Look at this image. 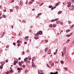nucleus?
<instances>
[{
    "instance_id": "f257e3e1",
    "label": "nucleus",
    "mask_w": 74,
    "mask_h": 74,
    "mask_svg": "<svg viewBox=\"0 0 74 74\" xmlns=\"http://www.w3.org/2000/svg\"><path fill=\"white\" fill-rule=\"evenodd\" d=\"M67 4H68L67 5V7L69 8L70 7L71 5V3L70 2H67Z\"/></svg>"
},
{
    "instance_id": "f03ea898",
    "label": "nucleus",
    "mask_w": 74,
    "mask_h": 74,
    "mask_svg": "<svg viewBox=\"0 0 74 74\" xmlns=\"http://www.w3.org/2000/svg\"><path fill=\"white\" fill-rule=\"evenodd\" d=\"M63 52L64 54L66 55V47H65L64 48Z\"/></svg>"
},
{
    "instance_id": "7ed1b4c3",
    "label": "nucleus",
    "mask_w": 74,
    "mask_h": 74,
    "mask_svg": "<svg viewBox=\"0 0 74 74\" xmlns=\"http://www.w3.org/2000/svg\"><path fill=\"white\" fill-rule=\"evenodd\" d=\"M38 33L39 34H40L41 35L42 34V31H40L39 32H38Z\"/></svg>"
},
{
    "instance_id": "20e7f679",
    "label": "nucleus",
    "mask_w": 74,
    "mask_h": 74,
    "mask_svg": "<svg viewBox=\"0 0 74 74\" xmlns=\"http://www.w3.org/2000/svg\"><path fill=\"white\" fill-rule=\"evenodd\" d=\"M48 54L49 55H50L51 54V50L50 49H49V51H48Z\"/></svg>"
},
{
    "instance_id": "39448f33",
    "label": "nucleus",
    "mask_w": 74,
    "mask_h": 74,
    "mask_svg": "<svg viewBox=\"0 0 74 74\" xmlns=\"http://www.w3.org/2000/svg\"><path fill=\"white\" fill-rule=\"evenodd\" d=\"M2 65H1L0 66V69H3V66H4V64H1Z\"/></svg>"
},
{
    "instance_id": "423d86ee",
    "label": "nucleus",
    "mask_w": 74,
    "mask_h": 74,
    "mask_svg": "<svg viewBox=\"0 0 74 74\" xmlns=\"http://www.w3.org/2000/svg\"><path fill=\"white\" fill-rule=\"evenodd\" d=\"M34 38L36 40H37V39H38V37L37 36H35L34 37Z\"/></svg>"
},
{
    "instance_id": "0eeeda50",
    "label": "nucleus",
    "mask_w": 74,
    "mask_h": 74,
    "mask_svg": "<svg viewBox=\"0 0 74 74\" xmlns=\"http://www.w3.org/2000/svg\"><path fill=\"white\" fill-rule=\"evenodd\" d=\"M27 58H25L24 59V61H25V62H26L27 61Z\"/></svg>"
},
{
    "instance_id": "6e6552de",
    "label": "nucleus",
    "mask_w": 74,
    "mask_h": 74,
    "mask_svg": "<svg viewBox=\"0 0 74 74\" xmlns=\"http://www.w3.org/2000/svg\"><path fill=\"white\" fill-rule=\"evenodd\" d=\"M39 34L38 33V32H37V34H35V36H38Z\"/></svg>"
},
{
    "instance_id": "1a4fd4ad",
    "label": "nucleus",
    "mask_w": 74,
    "mask_h": 74,
    "mask_svg": "<svg viewBox=\"0 0 74 74\" xmlns=\"http://www.w3.org/2000/svg\"><path fill=\"white\" fill-rule=\"evenodd\" d=\"M18 64H19V65H20V66H22V63H21V62H18Z\"/></svg>"
},
{
    "instance_id": "9d476101",
    "label": "nucleus",
    "mask_w": 74,
    "mask_h": 74,
    "mask_svg": "<svg viewBox=\"0 0 74 74\" xmlns=\"http://www.w3.org/2000/svg\"><path fill=\"white\" fill-rule=\"evenodd\" d=\"M53 27H55L56 26V25L55 24H54L53 25Z\"/></svg>"
},
{
    "instance_id": "9b49d317",
    "label": "nucleus",
    "mask_w": 74,
    "mask_h": 74,
    "mask_svg": "<svg viewBox=\"0 0 74 74\" xmlns=\"http://www.w3.org/2000/svg\"><path fill=\"white\" fill-rule=\"evenodd\" d=\"M2 16H3V18H6V17H5V15L4 14L2 15Z\"/></svg>"
},
{
    "instance_id": "f8f14e48",
    "label": "nucleus",
    "mask_w": 74,
    "mask_h": 74,
    "mask_svg": "<svg viewBox=\"0 0 74 74\" xmlns=\"http://www.w3.org/2000/svg\"><path fill=\"white\" fill-rule=\"evenodd\" d=\"M56 8V7L54 6V7H52V8H51V10H53V9H54V8Z\"/></svg>"
},
{
    "instance_id": "ddd939ff",
    "label": "nucleus",
    "mask_w": 74,
    "mask_h": 74,
    "mask_svg": "<svg viewBox=\"0 0 74 74\" xmlns=\"http://www.w3.org/2000/svg\"><path fill=\"white\" fill-rule=\"evenodd\" d=\"M32 66L33 67H36V66H35V64H32Z\"/></svg>"
},
{
    "instance_id": "4468645a",
    "label": "nucleus",
    "mask_w": 74,
    "mask_h": 74,
    "mask_svg": "<svg viewBox=\"0 0 74 74\" xmlns=\"http://www.w3.org/2000/svg\"><path fill=\"white\" fill-rule=\"evenodd\" d=\"M45 51H46V52H47V51H48V48L47 47L45 49Z\"/></svg>"
},
{
    "instance_id": "2eb2a0df",
    "label": "nucleus",
    "mask_w": 74,
    "mask_h": 74,
    "mask_svg": "<svg viewBox=\"0 0 74 74\" xmlns=\"http://www.w3.org/2000/svg\"><path fill=\"white\" fill-rule=\"evenodd\" d=\"M29 37L28 36H26L25 37V40H26V39H27V38H28Z\"/></svg>"
},
{
    "instance_id": "dca6fc26",
    "label": "nucleus",
    "mask_w": 74,
    "mask_h": 74,
    "mask_svg": "<svg viewBox=\"0 0 74 74\" xmlns=\"http://www.w3.org/2000/svg\"><path fill=\"white\" fill-rule=\"evenodd\" d=\"M66 36H67V37H70L71 36V35H70V34H67L66 35Z\"/></svg>"
},
{
    "instance_id": "f3484780",
    "label": "nucleus",
    "mask_w": 74,
    "mask_h": 74,
    "mask_svg": "<svg viewBox=\"0 0 74 74\" xmlns=\"http://www.w3.org/2000/svg\"><path fill=\"white\" fill-rule=\"evenodd\" d=\"M72 7L73 8L72 10H73L74 9V6L73 5H72Z\"/></svg>"
},
{
    "instance_id": "a211bd4d",
    "label": "nucleus",
    "mask_w": 74,
    "mask_h": 74,
    "mask_svg": "<svg viewBox=\"0 0 74 74\" xmlns=\"http://www.w3.org/2000/svg\"><path fill=\"white\" fill-rule=\"evenodd\" d=\"M10 73H12L13 72V71H12V69L11 70H10Z\"/></svg>"
},
{
    "instance_id": "6ab92c4d",
    "label": "nucleus",
    "mask_w": 74,
    "mask_h": 74,
    "mask_svg": "<svg viewBox=\"0 0 74 74\" xmlns=\"http://www.w3.org/2000/svg\"><path fill=\"white\" fill-rule=\"evenodd\" d=\"M49 27H52V25L51 24L49 25Z\"/></svg>"
},
{
    "instance_id": "aec40b11",
    "label": "nucleus",
    "mask_w": 74,
    "mask_h": 74,
    "mask_svg": "<svg viewBox=\"0 0 74 74\" xmlns=\"http://www.w3.org/2000/svg\"><path fill=\"white\" fill-rule=\"evenodd\" d=\"M64 69L65 70H66V71H67V70H68V69H67V68L66 67H64Z\"/></svg>"
},
{
    "instance_id": "412c9836",
    "label": "nucleus",
    "mask_w": 74,
    "mask_h": 74,
    "mask_svg": "<svg viewBox=\"0 0 74 74\" xmlns=\"http://www.w3.org/2000/svg\"><path fill=\"white\" fill-rule=\"evenodd\" d=\"M5 34V32H3L2 33V37H3V36H4V34Z\"/></svg>"
},
{
    "instance_id": "4be33fe9",
    "label": "nucleus",
    "mask_w": 74,
    "mask_h": 74,
    "mask_svg": "<svg viewBox=\"0 0 74 74\" xmlns=\"http://www.w3.org/2000/svg\"><path fill=\"white\" fill-rule=\"evenodd\" d=\"M56 23H60V21H56Z\"/></svg>"
},
{
    "instance_id": "5701e85b",
    "label": "nucleus",
    "mask_w": 74,
    "mask_h": 74,
    "mask_svg": "<svg viewBox=\"0 0 74 74\" xmlns=\"http://www.w3.org/2000/svg\"><path fill=\"white\" fill-rule=\"evenodd\" d=\"M62 56H64V53H63V51L62 52Z\"/></svg>"
},
{
    "instance_id": "b1692460",
    "label": "nucleus",
    "mask_w": 74,
    "mask_h": 74,
    "mask_svg": "<svg viewBox=\"0 0 74 74\" xmlns=\"http://www.w3.org/2000/svg\"><path fill=\"white\" fill-rule=\"evenodd\" d=\"M17 70H18V71H21V68H18L17 69Z\"/></svg>"
},
{
    "instance_id": "393cba45",
    "label": "nucleus",
    "mask_w": 74,
    "mask_h": 74,
    "mask_svg": "<svg viewBox=\"0 0 74 74\" xmlns=\"http://www.w3.org/2000/svg\"><path fill=\"white\" fill-rule=\"evenodd\" d=\"M59 3H57L56 4L55 6H58V5H59Z\"/></svg>"
},
{
    "instance_id": "a878e982",
    "label": "nucleus",
    "mask_w": 74,
    "mask_h": 74,
    "mask_svg": "<svg viewBox=\"0 0 74 74\" xmlns=\"http://www.w3.org/2000/svg\"><path fill=\"white\" fill-rule=\"evenodd\" d=\"M62 12V11H60L58 12V14H61V13Z\"/></svg>"
},
{
    "instance_id": "bb28decb",
    "label": "nucleus",
    "mask_w": 74,
    "mask_h": 74,
    "mask_svg": "<svg viewBox=\"0 0 74 74\" xmlns=\"http://www.w3.org/2000/svg\"><path fill=\"white\" fill-rule=\"evenodd\" d=\"M25 55V51H23L22 53V55Z\"/></svg>"
},
{
    "instance_id": "cd10ccee",
    "label": "nucleus",
    "mask_w": 74,
    "mask_h": 74,
    "mask_svg": "<svg viewBox=\"0 0 74 74\" xmlns=\"http://www.w3.org/2000/svg\"><path fill=\"white\" fill-rule=\"evenodd\" d=\"M61 64H63L64 63V62H63V61H61Z\"/></svg>"
},
{
    "instance_id": "c85d7f7f",
    "label": "nucleus",
    "mask_w": 74,
    "mask_h": 74,
    "mask_svg": "<svg viewBox=\"0 0 74 74\" xmlns=\"http://www.w3.org/2000/svg\"><path fill=\"white\" fill-rule=\"evenodd\" d=\"M49 8H52V5H49Z\"/></svg>"
},
{
    "instance_id": "c756f323",
    "label": "nucleus",
    "mask_w": 74,
    "mask_h": 74,
    "mask_svg": "<svg viewBox=\"0 0 74 74\" xmlns=\"http://www.w3.org/2000/svg\"><path fill=\"white\" fill-rule=\"evenodd\" d=\"M19 5H21L22 6V3H19Z\"/></svg>"
},
{
    "instance_id": "7c9ffc66",
    "label": "nucleus",
    "mask_w": 74,
    "mask_h": 74,
    "mask_svg": "<svg viewBox=\"0 0 74 74\" xmlns=\"http://www.w3.org/2000/svg\"><path fill=\"white\" fill-rule=\"evenodd\" d=\"M68 22L69 24H70L71 23V22L70 21H69Z\"/></svg>"
},
{
    "instance_id": "2f4dec72",
    "label": "nucleus",
    "mask_w": 74,
    "mask_h": 74,
    "mask_svg": "<svg viewBox=\"0 0 74 74\" xmlns=\"http://www.w3.org/2000/svg\"><path fill=\"white\" fill-rule=\"evenodd\" d=\"M69 31H70V29H68L66 31V33H67V32H69Z\"/></svg>"
},
{
    "instance_id": "473e14b6",
    "label": "nucleus",
    "mask_w": 74,
    "mask_h": 74,
    "mask_svg": "<svg viewBox=\"0 0 74 74\" xmlns=\"http://www.w3.org/2000/svg\"><path fill=\"white\" fill-rule=\"evenodd\" d=\"M3 12H6L7 11V10L6 9H4L3 10Z\"/></svg>"
},
{
    "instance_id": "72a5a7b5",
    "label": "nucleus",
    "mask_w": 74,
    "mask_h": 74,
    "mask_svg": "<svg viewBox=\"0 0 74 74\" xmlns=\"http://www.w3.org/2000/svg\"><path fill=\"white\" fill-rule=\"evenodd\" d=\"M6 74H9V71H8L7 72H5V73Z\"/></svg>"
},
{
    "instance_id": "f704fd0d",
    "label": "nucleus",
    "mask_w": 74,
    "mask_h": 74,
    "mask_svg": "<svg viewBox=\"0 0 74 74\" xmlns=\"http://www.w3.org/2000/svg\"><path fill=\"white\" fill-rule=\"evenodd\" d=\"M55 20H53L51 21V22H55Z\"/></svg>"
},
{
    "instance_id": "c9c22d12",
    "label": "nucleus",
    "mask_w": 74,
    "mask_h": 74,
    "mask_svg": "<svg viewBox=\"0 0 74 74\" xmlns=\"http://www.w3.org/2000/svg\"><path fill=\"white\" fill-rule=\"evenodd\" d=\"M18 8H19V7L18 6L16 5V9Z\"/></svg>"
},
{
    "instance_id": "e433bc0d",
    "label": "nucleus",
    "mask_w": 74,
    "mask_h": 74,
    "mask_svg": "<svg viewBox=\"0 0 74 74\" xmlns=\"http://www.w3.org/2000/svg\"><path fill=\"white\" fill-rule=\"evenodd\" d=\"M47 66L48 67H50V66H49V65L47 64Z\"/></svg>"
},
{
    "instance_id": "4c0bfd02",
    "label": "nucleus",
    "mask_w": 74,
    "mask_h": 74,
    "mask_svg": "<svg viewBox=\"0 0 74 74\" xmlns=\"http://www.w3.org/2000/svg\"><path fill=\"white\" fill-rule=\"evenodd\" d=\"M20 42V41L18 40L17 42V43H19Z\"/></svg>"
},
{
    "instance_id": "58836bf2",
    "label": "nucleus",
    "mask_w": 74,
    "mask_h": 74,
    "mask_svg": "<svg viewBox=\"0 0 74 74\" xmlns=\"http://www.w3.org/2000/svg\"><path fill=\"white\" fill-rule=\"evenodd\" d=\"M55 20V21H58V20H59V18H56Z\"/></svg>"
},
{
    "instance_id": "ea45409f",
    "label": "nucleus",
    "mask_w": 74,
    "mask_h": 74,
    "mask_svg": "<svg viewBox=\"0 0 74 74\" xmlns=\"http://www.w3.org/2000/svg\"><path fill=\"white\" fill-rule=\"evenodd\" d=\"M30 63V61H27V62H26V63Z\"/></svg>"
},
{
    "instance_id": "a19ab883",
    "label": "nucleus",
    "mask_w": 74,
    "mask_h": 74,
    "mask_svg": "<svg viewBox=\"0 0 74 74\" xmlns=\"http://www.w3.org/2000/svg\"><path fill=\"white\" fill-rule=\"evenodd\" d=\"M10 12H13V10L11 9H10Z\"/></svg>"
},
{
    "instance_id": "79ce46f5",
    "label": "nucleus",
    "mask_w": 74,
    "mask_h": 74,
    "mask_svg": "<svg viewBox=\"0 0 74 74\" xmlns=\"http://www.w3.org/2000/svg\"><path fill=\"white\" fill-rule=\"evenodd\" d=\"M43 4H44V3H42V4L39 5L40 6H41V5H43Z\"/></svg>"
},
{
    "instance_id": "37998d69",
    "label": "nucleus",
    "mask_w": 74,
    "mask_h": 74,
    "mask_svg": "<svg viewBox=\"0 0 74 74\" xmlns=\"http://www.w3.org/2000/svg\"><path fill=\"white\" fill-rule=\"evenodd\" d=\"M14 65H16V63L15 62V61H14Z\"/></svg>"
},
{
    "instance_id": "c03bdc74",
    "label": "nucleus",
    "mask_w": 74,
    "mask_h": 74,
    "mask_svg": "<svg viewBox=\"0 0 74 74\" xmlns=\"http://www.w3.org/2000/svg\"><path fill=\"white\" fill-rule=\"evenodd\" d=\"M54 65V63H52L51 64V66H53Z\"/></svg>"
},
{
    "instance_id": "a18cd8bd",
    "label": "nucleus",
    "mask_w": 74,
    "mask_h": 74,
    "mask_svg": "<svg viewBox=\"0 0 74 74\" xmlns=\"http://www.w3.org/2000/svg\"><path fill=\"white\" fill-rule=\"evenodd\" d=\"M17 45L18 47H19V46H20L21 44H18Z\"/></svg>"
},
{
    "instance_id": "49530a36",
    "label": "nucleus",
    "mask_w": 74,
    "mask_h": 74,
    "mask_svg": "<svg viewBox=\"0 0 74 74\" xmlns=\"http://www.w3.org/2000/svg\"><path fill=\"white\" fill-rule=\"evenodd\" d=\"M5 61L6 63H7V62H8V60H6Z\"/></svg>"
},
{
    "instance_id": "de8ad7c7",
    "label": "nucleus",
    "mask_w": 74,
    "mask_h": 74,
    "mask_svg": "<svg viewBox=\"0 0 74 74\" xmlns=\"http://www.w3.org/2000/svg\"><path fill=\"white\" fill-rule=\"evenodd\" d=\"M9 45H7L6 46V48H8V47H9Z\"/></svg>"
},
{
    "instance_id": "09e8293b",
    "label": "nucleus",
    "mask_w": 74,
    "mask_h": 74,
    "mask_svg": "<svg viewBox=\"0 0 74 74\" xmlns=\"http://www.w3.org/2000/svg\"><path fill=\"white\" fill-rule=\"evenodd\" d=\"M63 32V30H61L60 31V34H61V33H62V32Z\"/></svg>"
},
{
    "instance_id": "8fccbe9b",
    "label": "nucleus",
    "mask_w": 74,
    "mask_h": 74,
    "mask_svg": "<svg viewBox=\"0 0 74 74\" xmlns=\"http://www.w3.org/2000/svg\"><path fill=\"white\" fill-rule=\"evenodd\" d=\"M14 0H12L11 2V3H13L14 2Z\"/></svg>"
},
{
    "instance_id": "3c124183",
    "label": "nucleus",
    "mask_w": 74,
    "mask_h": 74,
    "mask_svg": "<svg viewBox=\"0 0 74 74\" xmlns=\"http://www.w3.org/2000/svg\"><path fill=\"white\" fill-rule=\"evenodd\" d=\"M25 73H27V70H25Z\"/></svg>"
},
{
    "instance_id": "603ef678",
    "label": "nucleus",
    "mask_w": 74,
    "mask_h": 74,
    "mask_svg": "<svg viewBox=\"0 0 74 74\" xmlns=\"http://www.w3.org/2000/svg\"><path fill=\"white\" fill-rule=\"evenodd\" d=\"M13 45H16V43H13Z\"/></svg>"
},
{
    "instance_id": "864d4df0",
    "label": "nucleus",
    "mask_w": 74,
    "mask_h": 74,
    "mask_svg": "<svg viewBox=\"0 0 74 74\" xmlns=\"http://www.w3.org/2000/svg\"><path fill=\"white\" fill-rule=\"evenodd\" d=\"M38 73L39 74H40L41 73L40 72V71H39V70L38 71Z\"/></svg>"
},
{
    "instance_id": "5fc2aeb1",
    "label": "nucleus",
    "mask_w": 74,
    "mask_h": 74,
    "mask_svg": "<svg viewBox=\"0 0 74 74\" xmlns=\"http://www.w3.org/2000/svg\"><path fill=\"white\" fill-rule=\"evenodd\" d=\"M45 42H48V40H45Z\"/></svg>"
},
{
    "instance_id": "6e6d98bb",
    "label": "nucleus",
    "mask_w": 74,
    "mask_h": 74,
    "mask_svg": "<svg viewBox=\"0 0 74 74\" xmlns=\"http://www.w3.org/2000/svg\"><path fill=\"white\" fill-rule=\"evenodd\" d=\"M23 68H25V65H23Z\"/></svg>"
},
{
    "instance_id": "4d7b16f0",
    "label": "nucleus",
    "mask_w": 74,
    "mask_h": 74,
    "mask_svg": "<svg viewBox=\"0 0 74 74\" xmlns=\"http://www.w3.org/2000/svg\"><path fill=\"white\" fill-rule=\"evenodd\" d=\"M72 34H73V33L71 32L70 33V36H71V35H72Z\"/></svg>"
},
{
    "instance_id": "13d9d810",
    "label": "nucleus",
    "mask_w": 74,
    "mask_h": 74,
    "mask_svg": "<svg viewBox=\"0 0 74 74\" xmlns=\"http://www.w3.org/2000/svg\"><path fill=\"white\" fill-rule=\"evenodd\" d=\"M39 71H40V72H43V71L42 70H39Z\"/></svg>"
},
{
    "instance_id": "bf43d9fd",
    "label": "nucleus",
    "mask_w": 74,
    "mask_h": 74,
    "mask_svg": "<svg viewBox=\"0 0 74 74\" xmlns=\"http://www.w3.org/2000/svg\"><path fill=\"white\" fill-rule=\"evenodd\" d=\"M39 17V15H38V16H37L36 17V18H38Z\"/></svg>"
},
{
    "instance_id": "052dcab7",
    "label": "nucleus",
    "mask_w": 74,
    "mask_h": 74,
    "mask_svg": "<svg viewBox=\"0 0 74 74\" xmlns=\"http://www.w3.org/2000/svg\"><path fill=\"white\" fill-rule=\"evenodd\" d=\"M24 44H27V42H24Z\"/></svg>"
},
{
    "instance_id": "680f3d73",
    "label": "nucleus",
    "mask_w": 74,
    "mask_h": 74,
    "mask_svg": "<svg viewBox=\"0 0 74 74\" xmlns=\"http://www.w3.org/2000/svg\"><path fill=\"white\" fill-rule=\"evenodd\" d=\"M58 49H56V52L57 53H58Z\"/></svg>"
},
{
    "instance_id": "e2e57ef3",
    "label": "nucleus",
    "mask_w": 74,
    "mask_h": 74,
    "mask_svg": "<svg viewBox=\"0 0 74 74\" xmlns=\"http://www.w3.org/2000/svg\"><path fill=\"white\" fill-rule=\"evenodd\" d=\"M21 62L22 63H24V62H23V61H21Z\"/></svg>"
},
{
    "instance_id": "0e129e2a",
    "label": "nucleus",
    "mask_w": 74,
    "mask_h": 74,
    "mask_svg": "<svg viewBox=\"0 0 74 74\" xmlns=\"http://www.w3.org/2000/svg\"><path fill=\"white\" fill-rule=\"evenodd\" d=\"M40 74H44V73H43V72H41Z\"/></svg>"
},
{
    "instance_id": "69168bd1",
    "label": "nucleus",
    "mask_w": 74,
    "mask_h": 74,
    "mask_svg": "<svg viewBox=\"0 0 74 74\" xmlns=\"http://www.w3.org/2000/svg\"><path fill=\"white\" fill-rule=\"evenodd\" d=\"M18 60H21V58H19L18 59Z\"/></svg>"
},
{
    "instance_id": "338daca9",
    "label": "nucleus",
    "mask_w": 74,
    "mask_h": 74,
    "mask_svg": "<svg viewBox=\"0 0 74 74\" xmlns=\"http://www.w3.org/2000/svg\"><path fill=\"white\" fill-rule=\"evenodd\" d=\"M31 58H29V60H30L31 59Z\"/></svg>"
},
{
    "instance_id": "774afa93",
    "label": "nucleus",
    "mask_w": 74,
    "mask_h": 74,
    "mask_svg": "<svg viewBox=\"0 0 74 74\" xmlns=\"http://www.w3.org/2000/svg\"><path fill=\"white\" fill-rule=\"evenodd\" d=\"M73 3H74V0H72Z\"/></svg>"
}]
</instances>
